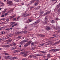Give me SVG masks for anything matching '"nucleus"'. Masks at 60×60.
<instances>
[{
    "mask_svg": "<svg viewBox=\"0 0 60 60\" xmlns=\"http://www.w3.org/2000/svg\"><path fill=\"white\" fill-rule=\"evenodd\" d=\"M57 29L58 30V33H60V27L59 26H57L56 27Z\"/></svg>",
    "mask_w": 60,
    "mask_h": 60,
    "instance_id": "f257e3e1",
    "label": "nucleus"
},
{
    "mask_svg": "<svg viewBox=\"0 0 60 60\" xmlns=\"http://www.w3.org/2000/svg\"><path fill=\"white\" fill-rule=\"evenodd\" d=\"M59 50V49H52L50 51H53V52H56V51H58Z\"/></svg>",
    "mask_w": 60,
    "mask_h": 60,
    "instance_id": "f03ea898",
    "label": "nucleus"
},
{
    "mask_svg": "<svg viewBox=\"0 0 60 60\" xmlns=\"http://www.w3.org/2000/svg\"><path fill=\"white\" fill-rule=\"evenodd\" d=\"M7 4H9L10 5H12V4H13L12 2L11 1H9L8 2H7Z\"/></svg>",
    "mask_w": 60,
    "mask_h": 60,
    "instance_id": "7ed1b4c3",
    "label": "nucleus"
},
{
    "mask_svg": "<svg viewBox=\"0 0 60 60\" xmlns=\"http://www.w3.org/2000/svg\"><path fill=\"white\" fill-rule=\"evenodd\" d=\"M50 22L52 24H53V23H55L56 22V21H55V20H50Z\"/></svg>",
    "mask_w": 60,
    "mask_h": 60,
    "instance_id": "20e7f679",
    "label": "nucleus"
},
{
    "mask_svg": "<svg viewBox=\"0 0 60 60\" xmlns=\"http://www.w3.org/2000/svg\"><path fill=\"white\" fill-rule=\"evenodd\" d=\"M50 13V12L49 11H48L47 12H46L45 13V14L43 15L44 16H45V15H47V14H49Z\"/></svg>",
    "mask_w": 60,
    "mask_h": 60,
    "instance_id": "39448f33",
    "label": "nucleus"
},
{
    "mask_svg": "<svg viewBox=\"0 0 60 60\" xmlns=\"http://www.w3.org/2000/svg\"><path fill=\"white\" fill-rule=\"evenodd\" d=\"M27 14L25 12L23 13V15L24 17H26V15Z\"/></svg>",
    "mask_w": 60,
    "mask_h": 60,
    "instance_id": "423d86ee",
    "label": "nucleus"
},
{
    "mask_svg": "<svg viewBox=\"0 0 60 60\" xmlns=\"http://www.w3.org/2000/svg\"><path fill=\"white\" fill-rule=\"evenodd\" d=\"M34 0H32L31 1H30V3H29L30 4H33V3H34Z\"/></svg>",
    "mask_w": 60,
    "mask_h": 60,
    "instance_id": "0eeeda50",
    "label": "nucleus"
},
{
    "mask_svg": "<svg viewBox=\"0 0 60 60\" xmlns=\"http://www.w3.org/2000/svg\"><path fill=\"white\" fill-rule=\"evenodd\" d=\"M45 44V43H44L43 44H42L39 45L38 47H41V46H43L44 44Z\"/></svg>",
    "mask_w": 60,
    "mask_h": 60,
    "instance_id": "6e6552de",
    "label": "nucleus"
},
{
    "mask_svg": "<svg viewBox=\"0 0 60 60\" xmlns=\"http://www.w3.org/2000/svg\"><path fill=\"white\" fill-rule=\"evenodd\" d=\"M60 7V3L59 4H58L57 5L56 7L57 9H58Z\"/></svg>",
    "mask_w": 60,
    "mask_h": 60,
    "instance_id": "1a4fd4ad",
    "label": "nucleus"
},
{
    "mask_svg": "<svg viewBox=\"0 0 60 60\" xmlns=\"http://www.w3.org/2000/svg\"><path fill=\"white\" fill-rule=\"evenodd\" d=\"M15 49H16V47H12L11 48V50H14Z\"/></svg>",
    "mask_w": 60,
    "mask_h": 60,
    "instance_id": "9d476101",
    "label": "nucleus"
},
{
    "mask_svg": "<svg viewBox=\"0 0 60 60\" xmlns=\"http://www.w3.org/2000/svg\"><path fill=\"white\" fill-rule=\"evenodd\" d=\"M32 42V41H29V42H28V43H26L28 45H30L31 44V43Z\"/></svg>",
    "mask_w": 60,
    "mask_h": 60,
    "instance_id": "9b49d317",
    "label": "nucleus"
},
{
    "mask_svg": "<svg viewBox=\"0 0 60 60\" xmlns=\"http://www.w3.org/2000/svg\"><path fill=\"white\" fill-rule=\"evenodd\" d=\"M11 46H12V44H10L8 45H7L6 46V47H7V48H8V47H9Z\"/></svg>",
    "mask_w": 60,
    "mask_h": 60,
    "instance_id": "f8f14e48",
    "label": "nucleus"
},
{
    "mask_svg": "<svg viewBox=\"0 0 60 60\" xmlns=\"http://www.w3.org/2000/svg\"><path fill=\"white\" fill-rule=\"evenodd\" d=\"M60 42V41H58L53 44V45H56L57 44H58V43Z\"/></svg>",
    "mask_w": 60,
    "mask_h": 60,
    "instance_id": "ddd939ff",
    "label": "nucleus"
},
{
    "mask_svg": "<svg viewBox=\"0 0 60 60\" xmlns=\"http://www.w3.org/2000/svg\"><path fill=\"white\" fill-rule=\"evenodd\" d=\"M38 2H36L34 4V6H37V5H38Z\"/></svg>",
    "mask_w": 60,
    "mask_h": 60,
    "instance_id": "4468645a",
    "label": "nucleus"
},
{
    "mask_svg": "<svg viewBox=\"0 0 60 60\" xmlns=\"http://www.w3.org/2000/svg\"><path fill=\"white\" fill-rule=\"evenodd\" d=\"M36 22H35V23H34V24H35L34 25H35V24H37V23H39V22H40V21H39L38 20V21H36Z\"/></svg>",
    "mask_w": 60,
    "mask_h": 60,
    "instance_id": "2eb2a0df",
    "label": "nucleus"
},
{
    "mask_svg": "<svg viewBox=\"0 0 60 60\" xmlns=\"http://www.w3.org/2000/svg\"><path fill=\"white\" fill-rule=\"evenodd\" d=\"M20 33V32H19L16 31L15 32V34H19Z\"/></svg>",
    "mask_w": 60,
    "mask_h": 60,
    "instance_id": "dca6fc26",
    "label": "nucleus"
},
{
    "mask_svg": "<svg viewBox=\"0 0 60 60\" xmlns=\"http://www.w3.org/2000/svg\"><path fill=\"white\" fill-rule=\"evenodd\" d=\"M46 29V30H47V31H49V30L50 29V27H48Z\"/></svg>",
    "mask_w": 60,
    "mask_h": 60,
    "instance_id": "f3484780",
    "label": "nucleus"
},
{
    "mask_svg": "<svg viewBox=\"0 0 60 60\" xmlns=\"http://www.w3.org/2000/svg\"><path fill=\"white\" fill-rule=\"evenodd\" d=\"M35 49V47H34L30 48V49H31V50H34V49Z\"/></svg>",
    "mask_w": 60,
    "mask_h": 60,
    "instance_id": "a211bd4d",
    "label": "nucleus"
},
{
    "mask_svg": "<svg viewBox=\"0 0 60 60\" xmlns=\"http://www.w3.org/2000/svg\"><path fill=\"white\" fill-rule=\"evenodd\" d=\"M43 13H44V11H42L41 12H40V15H42V14H43Z\"/></svg>",
    "mask_w": 60,
    "mask_h": 60,
    "instance_id": "6ab92c4d",
    "label": "nucleus"
},
{
    "mask_svg": "<svg viewBox=\"0 0 60 60\" xmlns=\"http://www.w3.org/2000/svg\"><path fill=\"white\" fill-rule=\"evenodd\" d=\"M28 41H29V40L28 39H27L26 40H24L23 42L24 43L26 42H28Z\"/></svg>",
    "mask_w": 60,
    "mask_h": 60,
    "instance_id": "aec40b11",
    "label": "nucleus"
},
{
    "mask_svg": "<svg viewBox=\"0 0 60 60\" xmlns=\"http://www.w3.org/2000/svg\"><path fill=\"white\" fill-rule=\"evenodd\" d=\"M39 36H41V37H44V36H45V35H44L40 34L39 35Z\"/></svg>",
    "mask_w": 60,
    "mask_h": 60,
    "instance_id": "412c9836",
    "label": "nucleus"
},
{
    "mask_svg": "<svg viewBox=\"0 0 60 60\" xmlns=\"http://www.w3.org/2000/svg\"><path fill=\"white\" fill-rule=\"evenodd\" d=\"M35 56H42V55H41V54H35Z\"/></svg>",
    "mask_w": 60,
    "mask_h": 60,
    "instance_id": "4be33fe9",
    "label": "nucleus"
},
{
    "mask_svg": "<svg viewBox=\"0 0 60 60\" xmlns=\"http://www.w3.org/2000/svg\"><path fill=\"white\" fill-rule=\"evenodd\" d=\"M15 22H11L10 23V24L11 25H14V24H15Z\"/></svg>",
    "mask_w": 60,
    "mask_h": 60,
    "instance_id": "5701e85b",
    "label": "nucleus"
},
{
    "mask_svg": "<svg viewBox=\"0 0 60 60\" xmlns=\"http://www.w3.org/2000/svg\"><path fill=\"white\" fill-rule=\"evenodd\" d=\"M23 41H22L20 43V44L22 45V44L23 43H24V42H23Z\"/></svg>",
    "mask_w": 60,
    "mask_h": 60,
    "instance_id": "b1692460",
    "label": "nucleus"
},
{
    "mask_svg": "<svg viewBox=\"0 0 60 60\" xmlns=\"http://www.w3.org/2000/svg\"><path fill=\"white\" fill-rule=\"evenodd\" d=\"M27 56V54H25L23 55V56H24V57H26V56Z\"/></svg>",
    "mask_w": 60,
    "mask_h": 60,
    "instance_id": "393cba45",
    "label": "nucleus"
},
{
    "mask_svg": "<svg viewBox=\"0 0 60 60\" xmlns=\"http://www.w3.org/2000/svg\"><path fill=\"white\" fill-rule=\"evenodd\" d=\"M32 56L34 58H37V57H36V56H34V55H32Z\"/></svg>",
    "mask_w": 60,
    "mask_h": 60,
    "instance_id": "a878e982",
    "label": "nucleus"
},
{
    "mask_svg": "<svg viewBox=\"0 0 60 60\" xmlns=\"http://www.w3.org/2000/svg\"><path fill=\"white\" fill-rule=\"evenodd\" d=\"M53 36H54V37H58V35H53Z\"/></svg>",
    "mask_w": 60,
    "mask_h": 60,
    "instance_id": "bb28decb",
    "label": "nucleus"
},
{
    "mask_svg": "<svg viewBox=\"0 0 60 60\" xmlns=\"http://www.w3.org/2000/svg\"><path fill=\"white\" fill-rule=\"evenodd\" d=\"M20 50H16V52H17V53H18V52H20Z\"/></svg>",
    "mask_w": 60,
    "mask_h": 60,
    "instance_id": "cd10ccee",
    "label": "nucleus"
},
{
    "mask_svg": "<svg viewBox=\"0 0 60 60\" xmlns=\"http://www.w3.org/2000/svg\"><path fill=\"white\" fill-rule=\"evenodd\" d=\"M28 46V45L26 44H25L24 45V48H25L26 47H27Z\"/></svg>",
    "mask_w": 60,
    "mask_h": 60,
    "instance_id": "c85d7f7f",
    "label": "nucleus"
},
{
    "mask_svg": "<svg viewBox=\"0 0 60 60\" xmlns=\"http://www.w3.org/2000/svg\"><path fill=\"white\" fill-rule=\"evenodd\" d=\"M21 36H19L17 37V38H19V39H21Z\"/></svg>",
    "mask_w": 60,
    "mask_h": 60,
    "instance_id": "c756f323",
    "label": "nucleus"
},
{
    "mask_svg": "<svg viewBox=\"0 0 60 60\" xmlns=\"http://www.w3.org/2000/svg\"><path fill=\"white\" fill-rule=\"evenodd\" d=\"M12 59L13 60L16 59H17V57H14L13 58H12Z\"/></svg>",
    "mask_w": 60,
    "mask_h": 60,
    "instance_id": "7c9ffc66",
    "label": "nucleus"
},
{
    "mask_svg": "<svg viewBox=\"0 0 60 60\" xmlns=\"http://www.w3.org/2000/svg\"><path fill=\"white\" fill-rule=\"evenodd\" d=\"M45 21H47L48 20V18H47V17H46L45 18Z\"/></svg>",
    "mask_w": 60,
    "mask_h": 60,
    "instance_id": "2f4dec72",
    "label": "nucleus"
},
{
    "mask_svg": "<svg viewBox=\"0 0 60 60\" xmlns=\"http://www.w3.org/2000/svg\"><path fill=\"white\" fill-rule=\"evenodd\" d=\"M14 1H15V2H19V0H14Z\"/></svg>",
    "mask_w": 60,
    "mask_h": 60,
    "instance_id": "473e14b6",
    "label": "nucleus"
},
{
    "mask_svg": "<svg viewBox=\"0 0 60 60\" xmlns=\"http://www.w3.org/2000/svg\"><path fill=\"white\" fill-rule=\"evenodd\" d=\"M28 21H29L30 22H32V20H30V19H29L28 20Z\"/></svg>",
    "mask_w": 60,
    "mask_h": 60,
    "instance_id": "72a5a7b5",
    "label": "nucleus"
},
{
    "mask_svg": "<svg viewBox=\"0 0 60 60\" xmlns=\"http://www.w3.org/2000/svg\"><path fill=\"white\" fill-rule=\"evenodd\" d=\"M5 30H6L7 31H9L10 30V28H7L5 29Z\"/></svg>",
    "mask_w": 60,
    "mask_h": 60,
    "instance_id": "f704fd0d",
    "label": "nucleus"
},
{
    "mask_svg": "<svg viewBox=\"0 0 60 60\" xmlns=\"http://www.w3.org/2000/svg\"><path fill=\"white\" fill-rule=\"evenodd\" d=\"M42 53H43L44 54H45V52H44V51H40Z\"/></svg>",
    "mask_w": 60,
    "mask_h": 60,
    "instance_id": "c9c22d12",
    "label": "nucleus"
},
{
    "mask_svg": "<svg viewBox=\"0 0 60 60\" xmlns=\"http://www.w3.org/2000/svg\"><path fill=\"white\" fill-rule=\"evenodd\" d=\"M2 47L4 48V47H6V45H2Z\"/></svg>",
    "mask_w": 60,
    "mask_h": 60,
    "instance_id": "e433bc0d",
    "label": "nucleus"
},
{
    "mask_svg": "<svg viewBox=\"0 0 60 60\" xmlns=\"http://www.w3.org/2000/svg\"><path fill=\"white\" fill-rule=\"evenodd\" d=\"M4 3H1V5L2 6H3L4 5Z\"/></svg>",
    "mask_w": 60,
    "mask_h": 60,
    "instance_id": "4c0bfd02",
    "label": "nucleus"
},
{
    "mask_svg": "<svg viewBox=\"0 0 60 60\" xmlns=\"http://www.w3.org/2000/svg\"><path fill=\"white\" fill-rule=\"evenodd\" d=\"M5 13V11H4L2 12V14H4V13Z\"/></svg>",
    "mask_w": 60,
    "mask_h": 60,
    "instance_id": "58836bf2",
    "label": "nucleus"
},
{
    "mask_svg": "<svg viewBox=\"0 0 60 60\" xmlns=\"http://www.w3.org/2000/svg\"><path fill=\"white\" fill-rule=\"evenodd\" d=\"M12 43L13 45H16V43H15V42L13 43Z\"/></svg>",
    "mask_w": 60,
    "mask_h": 60,
    "instance_id": "ea45409f",
    "label": "nucleus"
},
{
    "mask_svg": "<svg viewBox=\"0 0 60 60\" xmlns=\"http://www.w3.org/2000/svg\"><path fill=\"white\" fill-rule=\"evenodd\" d=\"M34 43L32 42L31 43V46H34Z\"/></svg>",
    "mask_w": 60,
    "mask_h": 60,
    "instance_id": "a19ab883",
    "label": "nucleus"
},
{
    "mask_svg": "<svg viewBox=\"0 0 60 60\" xmlns=\"http://www.w3.org/2000/svg\"><path fill=\"white\" fill-rule=\"evenodd\" d=\"M8 42H11L12 41V39L11 40H9L8 41Z\"/></svg>",
    "mask_w": 60,
    "mask_h": 60,
    "instance_id": "79ce46f5",
    "label": "nucleus"
},
{
    "mask_svg": "<svg viewBox=\"0 0 60 60\" xmlns=\"http://www.w3.org/2000/svg\"><path fill=\"white\" fill-rule=\"evenodd\" d=\"M17 23H16L14 24V25L15 26H17Z\"/></svg>",
    "mask_w": 60,
    "mask_h": 60,
    "instance_id": "37998d69",
    "label": "nucleus"
},
{
    "mask_svg": "<svg viewBox=\"0 0 60 60\" xmlns=\"http://www.w3.org/2000/svg\"><path fill=\"white\" fill-rule=\"evenodd\" d=\"M40 8V7H38L37 8H36L37 9H39Z\"/></svg>",
    "mask_w": 60,
    "mask_h": 60,
    "instance_id": "c03bdc74",
    "label": "nucleus"
},
{
    "mask_svg": "<svg viewBox=\"0 0 60 60\" xmlns=\"http://www.w3.org/2000/svg\"><path fill=\"white\" fill-rule=\"evenodd\" d=\"M38 42H34L35 44H38Z\"/></svg>",
    "mask_w": 60,
    "mask_h": 60,
    "instance_id": "a18cd8bd",
    "label": "nucleus"
},
{
    "mask_svg": "<svg viewBox=\"0 0 60 60\" xmlns=\"http://www.w3.org/2000/svg\"><path fill=\"white\" fill-rule=\"evenodd\" d=\"M34 8V7H31L30 8V9H32L33 8Z\"/></svg>",
    "mask_w": 60,
    "mask_h": 60,
    "instance_id": "49530a36",
    "label": "nucleus"
},
{
    "mask_svg": "<svg viewBox=\"0 0 60 60\" xmlns=\"http://www.w3.org/2000/svg\"><path fill=\"white\" fill-rule=\"evenodd\" d=\"M4 15H2V16H1V17H4Z\"/></svg>",
    "mask_w": 60,
    "mask_h": 60,
    "instance_id": "de8ad7c7",
    "label": "nucleus"
},
{
    "mask_svg": "<svg viewBox=\"0 0 60 60\" xmlns=\"http://www.w3.org/2000/svg\"><path fill=\"white\" fill-rule=\"evenodd\" d=\"M30 16V15L28 14L26 15V17H27V16Z\"/></svg>",
    "mask_w": 60,
    "mask_h": 60,
    "instance_id": "09e8293b",
    "label": "nucleus"
},
{
    "mask_svg": "<svg viewBox=\"0 0 60 60\" xmlns=\"http://www.w3.org/2000/svg\"><path fill=\"white\" fill-rule=\"evenodd\" d=\"M56 20H59V19H58V18H56Z\"/></svg>",
    "mask_w": 60,
    "mask_h": 60,
    "instance_id": "8fccbe9b",
    "label": "nucleus"
},
{
    "mask_svg": "<svg viewBox=\"0 0 60 60\" xmlns=\"http://www.w3.org/2000/svg\"><path fill=\"white\" fill-rule=\"evenodd\" d=\"M9 19H7L6 20V21H7V22H9Z\"/></svg>",
    "mask_w": 60,
    "mask_h": 60,
    "instance_id": "3c124183",
    "label": "nucleus"
},
{
    "mask_svg": "<svg viewBox=\"0 0 60 60\" xmlns=\"http://www.w3.org/2000/svg\"><path fill=\"white\" fill-rule=\"evenodd\" d=\"M13 53H16V50L13 51Z\"/></svg>",
    "mask_w": 60,
    "mask_h": 60,
    "instance_id": "603ef678",
    "label": "nucleus"
},
{
    "mask_svg": "<svg viewBox=\"0 0 60 60\" xmlns=\"http://www.w3.org/2000/svg\"><path fill=\"white\" fill-rule=\"evenodd\" d=\"M1 20H5V18H4V19H1Z\"/></svg>",
    "mask_w": 60,
    "mask_h": 60,
    "instance_id": "864d4df0",
    "label": "nucleus"
},
{
    "mask_svg": "<svg viewBox=\"0 0 60 60\" xmlns=\"http://www.w3.org/2000/svg\"><path fill=\"white\" fill-rule=\"evenodd\" d=\"M32 56H33L31 55H30L29 56V57H30V58H32Z\"/></svg>",
    "mask_w": 60,
    "mask_h": 60,
    "instance_id": "5fc2aeb1",
    "label": "nucleus"
},
{
    "mask_svg": "<svg viewBox=\"0 0 60 60\" xmlns=\"http://www.w3.org/2000/svg\"><path fill=\"white\" fill-rule=\"evenodd\" d=\"M24 52H21V54H22V55H23V54H24Z\"/></svg>",
    "mask_w": 60,
    "mask_h": 60,
    "instance_id": "6e6d98bb",
    "label": "nucleus"
},
{
    "mask_svg": "<svg viewBox=\"0 0 60 60\" xmlns=\"http://www.w3.org/2000/svg\"><path fill=\"white\" fill-rule=\"evenodd\" d=\"M9 37L8 36L7 38H6V39H8L9 38Z\"/></svg>",
    "mask_w": 60,
    "mask_h": 60,
    "instance_id": "4d7b16f0",
    "label": "nucleus"
},
{
    "mask_svg": "<svg viewBox=\"0 0 60 60\" xmlns=\"http://www.w3.org/2000/svg\"><path fill=\"white\" fill-rule=\"evenodd\" d=\"M58 11L59 12H60V8L59 9Z\"/></svg>",
    "mask_w": 60,
    "mask_h": 60,
    "instance_id": "13d9d810",
    "label": "nucleus"
},
{
    "mask_svg": "<svg viewBox=\"0 0 60 60\" xmlns=\"http://www.w3.org/2000/svg\"><path fill=\"white\" fill-rule=\"evenodd\" d=\"M49 58H47L45 59V60H48L49 59Z\"/></svg>",
    "mask_w": 60,
    "mask_h": 60,
    "instance_id": "bf43d9fd",
    "label": "nucleus"
},
{
    "mask_svg": "<svg viewBox=\"0 0 60 60\" xmlns=\"http://www.w3.org/2000/svg\"><path fill=\"white\" fill-rule=\"evenodd\" d=\"M9 18H10V19H12V18H13L12 16H10Z\"/></svg>",
    "mask_w": 60,
    "mask_h": 60,
    "instance_id": "052dcab7",
    "label": "nucleus"
},
{
    "mask_svg": "<svg viewBox=\"0 0 60 60\" xmlns=\"http://www.w3.org/2000/svg\"><path fill=\"white\" fill-rule=\"evenodd\" d=\"M1 34H4V32H2Z\"/></svg>",
    "mask_w": 60,
    "mask_h": 60,
    "instance_id": "680f3d73",
    "label": "nucleus"
},
{
    "mask_svg": "<svg viewBox=\"0 0 60 60\" xmlns=\"http://www.w3.org/2000/svg\"><path fill=\"white\" fill-rule=\"evenodd\" d=\"M13 19L14 20H16V18H14Z\"/></svg>",
    "mask_w": 60,
    "mask_h": 60,
    "instance_id": "e2e57ef3",
    "label": "nucleus"
},
{
    "mask_svg": "<svg viewBox=\"0 0 60 60\" xmlns=\"http://www.w3.org/2000/svg\"><path fill=\"white\" fill-rule=\"evenodd\" d=\"M8 36L10 37H11V34H9L8 35Z\"/></svg>",
    "mask_w": 60,
    "mask_h": 60,
    "instance_id": "0e129e2a",
    "label": "nucleus"
},
{
    "mask_svg": "<svg viewBox=\"0 0 60 60\" xmlns=\"http://www.w3.org/2000/svg\"><path fill=\"white\" fill-rule=\"evenodd\" d=\"M5 55H8V53H5Z\"/></svg>",
    "mask_w": 60,
    "mask_h": 60,
    "instance_id": "69168bd1",
    "label": "nucleus"
},
{
    "mask_svg": "<svg viewBox=\"0 0 60 60\" xmlns=\"http://www.w3.org/2000/svg\"><path fill=\"white\" fill-rule=\"evenodd\" d=\"M4 15L5 16H6L7 15H8V14H7V13H6L5 14V15Z\"/></svg>",
    "mask_w": 60,
    "mask_h": 60,
    "instance_id": "338daca9",
    "label": "nucleus"
},
{
    "mask_svg": "<svg viewBox=\"0 0 60 60\" xmlns=\"http://www.w3.org/2000/svg\"><path fill=\"white\" fill-rule=\"evenodd\" d=\"M44 23H45V24H47V22L46 21H45L44 22Z\"/></svg>",
    "mask_w": 60,
    "mask_h": 60,
    "instance_id": "774afa93",
    "label": "nucleus"
}]
</instances>
